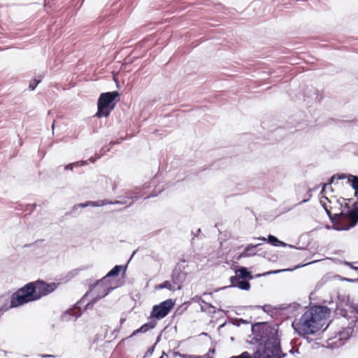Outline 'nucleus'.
Masks as SVG:
<instances>
[{"label": "nucleus", "instance_id": "a19ab883", "mask_svg": "<svg viewBox=\"0 0 358 358\" xmlns=\"http://www.w3.org/2000/svg\"><path fill=\"white\" fill-rule=\"evenodd\" d=\"M100 158H101V155H96L95 157H90L89 160L92 163H94L98 159H100Z\"/></svg>", "mask_w": 358, "mask_h": 358}, {"label": "nucleus", "instance_id": "bb28decb", "mask_svg": "<svg viewBox=\"0 0 358 358\" xmlns=\"http://www.w3.org/2000/svg\"><path fill=\"white\" fill-rule=\"evenodd\" d=\"M159 339H160V336H159L157 337V341H156L155 343L152 346H151L150 348H149L148 349V350L145 352V355H144V357H143V358L150 357H151V356L152 355V354H153V352H154V351H155V346H156V345H157V342H159Z\"/></svg>", "mask_w": 358, "mask_h": 358}, {"label": "nucleus", "instance_id": "c03bdc74", "mask_svg": "<svg viewBox=\"0 0 358 358\" xmlns=\"http://www.w3.org/2000/svg\"><path fill=\"white\" fill-rule=\"evenodd\" d=\"M253 239L261 240L262 241H267V238H265L263 236H260V237H257V238L254 237Z\"/></svg>", "mask_w": 358, "mask_h": 358}, {"label": "nucleus", "instance_id": "a211bd4d", "mask_svg": "<svg viewBox=\"0 0 358 358\" xmlns=\"http://www.w3.org/2000/svg\"><path fill=\"white\" fill-rule=\"evenodd\" d=\"M304 97H305V99H310L314 100L315 101H317L318 103H320L322 100V96H320L319 91L317 89H315L314 87L308 89L305 92Z\"/></svg>", "mask_w": 358, "mask_h": 358}, {"label": "nucleus", "instance_id": "f03ea898", "mask_svg": "<svg viewBox=\"0 0 358 358\" xmlns=\"http://www.w3.org/2000/svg\"><path fill=\"white\" fill-rule=\"evenodd\" d=\"M59 283L46 282L43 280L28 282L18 289L10 296V308H17L29 302L39 300L53 292Z\"/></svg>", "mask_w": 358, "mask_h": 358}, {"label": "nucleus", "instance_id": "2eb2a0df", "mask_svg": "<svg viewBox=\"0 0 358 358\" xmlns=\"http://www.w3.org/2000/svg\"><path fill=\"white\" fill-rule=\"evenodd\" d=\"M157 322L155 321H150L147 323H145L141 327H140L136 330L134 331L132 334L129 336V338H131L140 333H146L150 329H154L156 327Z\"/></svg>", "mask_w": 358, "mask_h": 358}, {"label": "nucleus", "instance_id": "49530a36", "mask_svg": "<svg viewBox=\"0 0 358 358\" xmlns=\"http://www.w3.org/2000/svg\"><path fill=\"white\" fill-rule=\"evenodd\" d=\"M354 307L355 308H353L352 311L358 314V304H356V306H354Z\"/></svg>", "mask_w": 358, "mask_h": 358}, {"label": "nucleus", "instance_id": "7c9ffc66", "mask_svg": "<svg viewBox=\"0 0 358 358\" xmlns=\"http://www.w3.org/2000/svg\"><path fill=\"white\" fill-rule=\"evenodd\" d=\"M322 199H325L326 201H327L329 203H331V201L329 200V199L327 197H326L325 196H322V199H320V204L321 206H322V208L324 209V210L326 209H327L328 208H329L328 206V205L327 204V203L325 201H324L322 200Z\"/></svg>", "mask_w": 358, "mask_h": 358}, {"label": "nucleus", "instance_id": "9d476101", "mask_svg": "<svg viewBox=\"0 0 358 358\" xmlns=\"http://www.w3.org/2000/svg\"><path fill=\"white\" fill-rule=\"evenodd\" d=\"M357 201L355 202L351 208L346 203L345 199H343V202L345 203V208H347V216L348 217V222H350V227H355L358 223V193L355 194Z\"/></svg>", "mask_w": 358, "mask_h": 358}, {"label": "nucleus", "instance_id": "603ef678", "mask_svg": "<svg viewBox=\"0 0 358 358\" xmlns=\"http://www.w3.org/2000/svg\"><path fill=\"white\" fill-rule=\"evenodd\" d=\"M157 196V194H150V196H147L146 198H147V199H148V198H150V197H154V196Z\"/></svg>", "mask_w": 358, "mask_h": 358}, {"label": "nucleus", "instance_id": "4d7b16f0", "mask_svg": "<svg viewBox=\"0 0 358 358\" xmlns=\"http://www.w3.org/2000/svg\"><path fill=\"white\" fill-rule=\"evenodd\" d=\"M294 352H295V351H294L293 349H291V350H289V353H292V354H294Z\"/></svg>", "mask_w": 358, "mask_h": 358}, {"label": "nucleus", "instance_id": "c9c22d12", "mask_svg": "<svg viewBox=\"0 0 358 358\" xmlns=\"http://www.w3.org/2000/svg\"><path fill=\"white\" fill-rule=\"evenodd\" d=\"M200 301L203 303H204L206 306H208V308L213 309V313H215V309L216 308L215 306H213V305H211L210 303H206L204 300L201 299L200 298Z\"/></svg>", "mask_w": 358, "mask_h": 358}, {"label": "nucleus", "instance_id": "09e8293b", "mask_svg": "<svg viewBox=\"0 0 358 358\" xmlns=\"http://www.w3.org/2000/svg\"><path fill=\"white\" fill-rule=\"evenodd\" d=\"M215 352V348H210L209 349V351H208V353H212V354H214Z\"/></svg>", "mask_w": 358, "mask_h": 358}, {"label": "nucleus", "instance_id": "8fccbe9b", "mask_svg": "<svg viewBox=\"0 0 358 358\" xmlns=\"http://www.w3.org/2000/svg\"><path fill=\"white\" fill-rule=\"evenodd\" d=\"M117 188V185L115 183L113 184V187H112V189L114 191Z\"/></svg>", "mask_w": 358, "mask_h": 358}, {"label": "nucleus", "instance_id": "f257e3e1", "mask_svg": "<svg viewBox=\"0 0 358 358\" xmlns=\"http://www.w3.org/2000/svg\"><path fill=\"white\" fill-rule=\"evenodd\" d=\"M252 344H257V350L251 355L248 352H242L230 358H284L287 353L282 351L278 329L268 322H256L252 325Z\"/></svg>", "mask_w": 358, "mask_h": 358}, {"label": "nucleus", "instance_id": "cd10ccee", "mask_svg": "<svg viewBox=\"0 0 358 358\" xmlns=\"http://www.w3.org/2000/svg\"><path fill=\"white\" fill-rule=\"evenodd\" d=\"M158 287L159 289H167L169 290H175L176 288L173 287V286L171 285V282L169 280H166L163 282L162 283L159 284L158 285Z\"/></svg>", "mask_w": 358, "mask_h": 358}, {"label": "nucleus", "instance_id": "ea45409f", "mask_svg": "<svg viewBox=\"0 0 358 358\" xmlns=\"http://www.w3.org/2000/svg\"><path fill=\"white\" fill-rule=\"evenodd\" d=\"M269 307V306L265 305L263 306H250V308H262L264 312H266V308Z\"/></svg>", "mask_w": 358, "mask_h": 358}, {"label": "nucleus", "instance_id": "5701e85b", "mask_svg": "<svg viewBox=\"0 0 358 358\" xmlns=\"http://www.w3.org/2000/svg\"><path fill=\"white\" fill-rule=\"evenodd\" d=\"M88 206L96 207V201H88L85 203L74 205L73 207L72 208L71 212L73 213L79 208H85Z\"/></svg>", "mask_w": 358, "mask_h": 358}, {"label": "nucleus", "instance_id": "aec40b11", "mask_svg": "<svg viewBox=\"0 0 358 358\" xmlns=\"http://www.w3.org/2000/svg\"><path fill=\"white\" fill-rule=\"evenodd\" d=\"M348 182L355 190V194H358V176L349 174L348 176Z\"/></svg>", "mask_w": 358, "mask_h": 358}, {"label": "nucleus", "instance_id": "f3484780", "mask_svg": "<svg viewBox=\"0 0 358 358\" xmlns=\"http://www.w3.org/2000/svg\"><path fill=\"white\" fill-rule=\"evenodd\" d=\"M124 195L119 196V200L112 201V205L120 204L124 205L127 203L129 199H133L134 198H138V196L133 195L130 191H124Z\"/></svg>", "mask_w": 358, "mask_h": 358}, {"label": "nucleus", "instance_id": "0e129e2a", "mask_svg": "<svg viewBox=\"0 0 358 358\" xmlns=\"http://www.w3.org/2000/svg\"><path fill=\"white\" fill-rule=\"evenodd\" d=\"M162 355H163V357H164V355H166V352H162Z\"/></svg>", "mask_w": 358, "mask_h": 358}, {"label": "nucleus", "instance_id": "f704fd0d", "mask_svg": "<svg viewBox=\"0 0 358 358\" xmlns=\"http://www.w3.org/2000/svg\"><path fill=\"white\" fill-rule=\"evenodd\" d=\"M123 140H124L123 138H120L117 139V141H111L109 143V146L111 148L115 145L120 144L122 142Z\"/></svg>", "mask_w": 358, "mask_h": 358}, {"label": "nucleus", "instance_id": "338daca9", "mask_svg": "<svg viewBox=\"0 0 358 358\" xmlns=\"http://www.w3.org/2000/svg\"><path fill=\"white\" fill-rule=\"evenodd\" d=\"M291 208L287 209L285 211H289Z\"/></svg>", "mask_w": 358, "mask_h": 358}, {"label": "nucleus", "instance_id": "a878e982", "mask_svg": "<svg viewBox=\"0 0 358 358\" xmlns=\"http://www.w3.org/2000/svg\"><path fill=\"white\" fill-rule=\"evenodd\" d=\"M331 209L334 211H337V210H346L347 208H345V203L343 202V199L336 200V203L334 206H331ZM337 213V212H335Z\"/></svg>", "mask_w": 358, "mask_h": 358}, {"label": "nucleus", "instance_id": "052dcab7", "mask_svg": "<svg viewBox=\"0 0 358 358\" xmlns=\"http://www.w3.org/2000/svg\"><path fill=\"white\" fill-rule=\"evenodd\" d=\"M200 232H201V229H199L197 230V231H196V234H199V233H200Z\"/></svg>", "mask_w": 358, "mask_h": 358}, {"label": "nucleus", "instance_id": "4468645a", "mask_svg": "<svg viewBox=\"0 0 358 358\" xmlns=\"http://www.w3.org/2000/svg\"><path fill=\"white\" fill-rule=\"evenodd\" d=\"M127 266H124L122 265H115L104 277L101 279L99 283H102L103 282L108 281L110 282L109 278L116 277L117 276L122 270L126 271Z\"/></svg>", "mask_w": 358, "mask_h": 358}, {"label": "nucleus", "instance_id": "473e14b6", "mask_svg": "<svg viewBox=\"0 0 358 358\" xmlns=\"http://www.w3.org/2000/svg\"><path fill=\"white\" fill-rule=\"evenodd\" d=\"M110 150V147L109 145L108 146H103L100 150L101 154L99 155H101V157L104 155L106 152H109Z\"/></svg>", "mask_w": 358, "mask_h": 358}, {"label": "nucleus", "instance_id": "e433bc0d", "mask_svg": "<svg viewBox=\"0 0 358 358\" xmlns=\"http://www.w3.org/2000/svg\"><path fill=\"white\" fill-rule=\"evenodd\" d=\"M335 176H336V178L337 180H343L345 178H348V176H349V174L347 175L345 173H341V174H335Z\"/></svg>", "mask_w": 358, "mask_h": 358}, {"label": "nucleus", "instance_id": "f8f14e48", "mask_svg": "<svg viewBox=\"0 0 358 358\" xmlns=\"http://www.w3.org/2000/svg\"><path fill=\"white\" fill-rule=\"evenodd\" d=\"M357 322H358L357 317H356L355 320H352L347 327H343L342 328V330L338 331L336 334V338H338L339 341L348 340L354 331V327Z\"/></svg>", "mask_w": 358, "mask_h": 358}, {"label": "nucleus", "instance_id": "69168bd1", "mask_svg": "<svg viewBox=\"0 0 358 358\" xmlns=\"http://www.w3.org/2000/svg\"><path fill=\"white\" fill-rule=\"evenodd\" d=\"M281 130H282V129H278L276 130V131H281Z\"/></svg>", "mask_w": 358, "mask_h": 358}, {"label": "nucleus", "instance_id": "412c9836", "mask_svg": "<svg viewBox=\"0 0 358 358\" xmlns=\"http://www.w3.org/2000/svg\"><path fill=\"white\" fill-rule=\"evenodd\" d=\"M80 268H75L70 271H69L67 273H66L62 278V280L64 282H67L76 276H77L80 273Z\"/></svg>", "mask_w": 358, "mask_h": 358}, {"label": "nucleus", "instance_id": "423d86ee", "mask_svg": "<svg viewBox=\"0 0 358 358\" xmlns=\"http://www.w3.org/2000/svg\"><path fill=\"white\" fill-rule=\"evenodd\" d=\"M332 209L331 207L325 210L331 224L332 228L336 231L349 230L353 227H350V222H348V217L347 216V211L341 210L339 213H331Z\"/></svg>", "mask_w": 358, "mask_h": 358}, {"label": "nucleus", "instance_id": "c85d7f7f", "mask_svg": "<svg viewBox=\"0 0 358 358\" xmlns=\"http://www.w3.org/2000/svg\"><path fill=\"white\" fill-rule=\"evenodd\" d=\"M336 179L335 174L332 176L329 179V182L327 183L322 184V189L321 190L320 194H322L324 193L326 188L328 186H330L334 181V180Z\"/></svg>", "mask_w": 358, "mask_h": 358}, {"label": "nucleus", "instance_id": "58836bf2", "mask_svg": "<svg viewBox=\"0 0 358 358\" xmlns=\"http://www.w3.org/2000/svg\"><path fill=\"white\" fill-rule=\"evenodd\" d=\"M39 356L41 357V358H55L56 357L55 355H48V354H41V355H39Z\"/></svg>", "mask_w": 358, "mask_h": 358}, {"label": "nucleus", "instance_id": "680f3d73", "mask_svg": "<svg viewBox=\"0 0 358 358\" xmlns=\"http://www.w3.org/2000/svg\"><path fill=\"white\" fill-rule=\"evenodd\" d=\"M200 232H201V229H199L197 230V231H196V234H199V233H200Z\"/></svg>", "mask_w": 358, "mask_h": 358}, {"label": "nucleus", "instance_id": "ddd939ff", "mask_svg": "<svg viewBox=\"0 0 358 358\" xmlns=\"http://www.w3.org/2000/svg\"><path fill=\"white\" fill-rule=\"evenodd\" d=\"M261 243L258 244H248L243 250V251L238 256L237 260H240L243 257H253L256 255V249Z\"/></svg>", "mask_w": 358, "mask_h": 358}, {"label": "nucleus", "instance_id": "6e6552de", "mask_svg": "<svg viewBox=\"0 0 358 358\" xmlns=\"http://www.w3.org/2000/svg\"><path fill=\"white\" fill-rule=\"evenodd\" d=\"M188 265L185 264V260H181L175 266L172 271L171 280L174 285H177V289L180 290L182 289V284L186 280L188 272L186 271V268Z\"/></svg>", "mask_w": 358, "mask_h": 358}, {"label": "nucleus", "instance_id": "6e6d98bb", "mask_svg": "<svg viewBox=\"0 0 358 358\" xmlns=\"http://www.w3.org/2000/svg\"><path fill=\"white\" fill-rule=\"evenodd\" d=\"M136 250L133 252V253H132V255H131V256L130 259H131V258L134 257V255L136 254Z\"/></svg>", "mask_w": 358, "mask_h": 358}, {"label": "nucleus", "instance_id": "79ce46f5", "mask_svg": "<svg viewBox=\"0 0 358 358\" xmlns=\"http://www.w3.org/2000/svg\"><path fill=\"white\" fill-rule=\"evenodd\" d=\"M343 280L347 281V282H355L358 281V278L357 279H351V278H343Z\"/></svg>", "mask_w": 358, "mask_h": 358}, {"label": "nucleus", "instance_id": "13d9d810", "mask_svg": "<svg viewBox=\"0 0 358 358\" xmlns=\"http://www.w3.org/2000/svg\"><path fill=\"white\" fill-rule=\"evenodd\" d=\"M352 122H355V123L358 122V118H357V119H355V120H352Z\"/></svg>", "mask_w": 358, "mask_h": 358}, {"label": "nucleus", "instance_id": "bf43d9fd", "mask_svg": "<svg viewBox=\"0 0 358 358\" xmlns=\"http://www.w3.org/2000/svg\"><path fill=\"white\" fill-rule=\"evenodd\" d=\"M241 320L242 323H243V324L247 323V322L243 319H241Z\"/></svg>", "mask_w": 358, "mask_h": 358}, {"label": "nucleus", "instance_id": "e2e57ef3", "mask_svg": "<svg viewBox=\"0 0 358 358\" xmlns=\"http://www.w3.org/2000/svg\"><path fill=\"white\" fill-rule=\"evenodd\" d=\"M329 190L333 191V188L331 187V185L329 186Z\"/></svg>", "mask_w": 358, "mask_h": 358}, {"label": "nucleus", "instance_id": "7ed1b4c3", "mask_svg": "<svg viewBox=\"0 0 358 358\" xmlns=\"http://www.w3.org/2000/svg\"><path fill=\"white\" fill-rule=\"evenodd\" d=\"M101 279L97 280L94 284L91 285L90 287V292L94 295L91 301L85 304L86 298L89 294V292H87L76 303L73 309H69L64 313V315L62 316L64 320L68 316H71L74 317V320H76L83 314V306H84L83 310L91 308L94 303H96L101 299L107 296L114 289L110 282L105 281L102 283H99Z\"/></svg>", "mask_w": 358, "mask_h": 358}, {"label": "nucleus", "instance_id": "dca6fc26", "mask_svg": "<svg viewBox=\"0 0 358 358\" xmlns=\"http://www.w3.org/2000/svg\"><path fill=\"white\" fill-rule=\"evenodd\" d=\"M235 273L236 275L234 276H238L248 281L254 278L251 271L247 267L241 266Z\"/></svg>", "mask_w": 358, "mask_h": 358}, {"label": "nucleus", "instance_id": "1a4fd4ad", "mask_svg": "<svg viewBox=\"0 0 358 358\" xmlns=\"http://www.w3.org/2000/svg\"><path fill=\"white\" fill-rule=\"evenodd\" d=\"M337 297L338 301L336 302L335 313L336 315L346 317L348 316V311L346 309H345L344 306H348L352 310H353L355 308L354 306H356L357 303L351 301L349 295L338 294Z\"/></svg>", "mask_w": 358, "mask_h": 358}, {"label": "nucleus", "instance_id": "6ab92c4d", "mask_svg": "<svg viewBox=\"0 0 358 358\" xmlns=\"http://www.w3.org/2000/svg\"><path fill=\"white\" fill-rule=\"evenodd\" d=\"M315 262H316V261H313V262L307 263V264H306V265L310 264H313V263H315ZM303 266H305V264L304 265H301H301L296 266L294 268L271 270V271H267V272H264L263 273L257 274L256 275V278H259V277H262V276H266V275H272V274H277V273H280L285 272V271H294L296 268H300V267H301Z\"/></svg>", "mask_w": 358, "mask_h": 358}, {"label": "nucleus", "instance_id": "37998d69", "mask_svg": "<svg viewBox=\"0 0 358 358\" xmlns=\"http://www.w3.org/2000/svg\"><path fill=\"white\" fill-rule=\"evenodd\" d=\"M175 356H180V357H183V358H189V355H182V354H180V352H175Z\"/></svg>", "mask_w": 358, "mask_h": 358}, {"label": "nucleus", "instance_id": "0eeeda50", "mask_svg": "<svg viewBox=\"0 0 358 358\" xmlns=\"http://www.w3.org/2000/svg\"><path fill=\"white\" fill-rule=\"evenodd\" d=\"M175 305V301L171 299H166L159 304L155 305L150 313V317L156 320H161L165 317L171 310Z\"/></svg>", "mask_w": 358, "mask_h": 358}, {"label": "nucleus", "instance_id": "72a5a7b5", "mask_svg": "<svg viewBox=\"0 0 358 358\" xmlns=\"http://www.w3.org/2000/svg\"><path fill=\"white\" fill-rule=\"evenodd\" d=\"M307 194H308V198L302 200L301 201H300L299 203V205L308 202L310 199V198L312 197V194H311V189H310L307 192Z\"/></svg>", "mask_w": 358, "mask_h": 358}, {"label": "nucleus", "instance_id": "774afa93", "mask_svg": "<svg viewBox=\"0 0 358 358\" xmlns=\"http://www.w3.org/2000/svg\"><path fill=\"white\" fill-rule=\"evenodd\" d=\"M159 358H163V355H162V356H161L160 357H159Z\"/></svg>", "mask_w": 358, "mask_h": 358}, {"label": "nucleus", "instance_id": "5fc2aeb1", "mask_svg": "<svg viewBox=\"0 0 358 358\" xmlns=\"http://www.w3.org/2000/svg\"><path fill=\"white\" fill-rule=\"evenodd\" d=\"M351 268L355 271H358V267L354 266L352 265Z\"/></svg>", "mask_w": 358, "mask_h": 358}, {"label": "nucleus", "instance_id": "864d4df0", "mask_svg": "<svg viewBox=\"0 0 358 358\" xmlns=\"http://www.w3.org/2000/svg\"><path fill=\"white\" fill-rule=\"evenodd\" d=\"M55 126V121L53 122V123L52 124V126H51V128L52 130H54Z\"/></svg>", "mask_w": 358, "mask_h": 358}, {"label": "nucleus", "instance_id": "de8ad7c7", "mask_svg": "<svg viewBox=\"0 0 358 358\" xmlns=\"http://www.w3.org/2000/svg\"><path fill=\"white\" fill-rule=\"evenodd\" d=\"M125 320H126V319L124 317L120 318V326L125 322Z\"/></svg>", "mask_w": 358, "mask_h": 358}, {"label": "nucleus", "instance_id": "c756f323", "mask_svg": "<svg viewBox=\"0 0 358 358\" xmlns=\"http://www.w3.org/2000/svg\"><path fill=\"white\" fill-rule=\"evenodd\" d=\"M96 207L103 206L108 204H112V201L109 199L99 200L96 201Z\"/></svg>", "mask_w": 358, "mask_h": 358}, {"label": "nucleus", "instance_id": "3c124183", "mask_svg": "<svg viewBox=\"0 0 358 358\" xmlns=\"http://www.w3.org/2000/svg\"><path fill=\"white\" fill-rule=\"evenodd\" d=\"M345 264H346V265H348V266H350V267H351V266H352V263H350V262H345Z\"/></svg>", "mask_w": 358, "mask_h": 358}, {"label": "nucleus", "instance_id": "4c0bfd02", "mask_svg": "<svg viewBox=\"0 0 358 358\" xmlns=\"http://www.w3.org/2000/svg\"><path fill=\"white\" fill-rule=\"evenodd\" d=\"M189 358H213L210 355L209 353H207L206 355H204L203 356L201 357V356H195V355H189Z\"/></svg>", "mask_w": 358, "mask_h": 358}, {"label": "nucleus", "instance_id": "9b49d317", "mask_svg": "<svg viewBox=\"0 0 358 358\" xmlns=\"http://www.w3.org/2000/svg\"><path fill=\"white\" fill-rule=\"evenodd\" d=\"M231 285L229 286H225L222 288L221 289H227L229 287H237L241 290H245L248 291L250 289V283L249 281L245 280L244 279L240 278L238 276H231L229 278Z\"/></svg>", "mask_w": 358, "mask_h": 358}, {"label": "nucleus", "instance_id": "a18cd8bd", "mask_svg": "<svg viewBox=\"0 0 358 358\" xmlns=\"http://www.w3.org/2000/svg\"><path fill=\"white\" fill-rule=\"evenodd\" d=\"M119 331H120V329L116 328L113 331L112 334L116 336V335L119 333Z\"/></svg>", "mask_w": 358, "mask_h": 358}, {"label": "nucleus", "instance_id": "4be33fe9", "mask_svg": "<svg viewBox=\"0 0 358 358\" xmlns=\"http://www.w3.org/2000/svg\"><path fill=\"white\" fill-rule=\"evenodd\" d=\"M267 242L271 245L276 247L285 246L286 243L280 241L277 237L273 235H268L267 237Z\"/></svg>", "mask_w": 358, "mask_h": 358}, {"label": "nucleus", "instance_id": "2f4dec72", "mask_svg": "<svg viewBox=\"0 0 358 358\" xmlns=\"http://www.w3.org/2000/svg\"><path fill=\"white\" fill-rule=\"evenodd\" d=\"M304 126H307V124L306 123H301V122H298L296 126H295V130L294 131H292L290 130V133H293L294 131H299V130H301V129H304Z\"/></svg>", "mask_w": 358, "mask_h": 358}, {"label": "nucleus", "instance_id": "b1692460", "mask_svg": "<svg viewBox=\"0 0 358 358\" xmlns=\"http://www.w3.org/2000/svg\"><path fill=\"white\" fill-rule=\"evenodd\" d=\"M87 163L86 161H78L73 163H70L64 166L65 170H71L73 171L75 167L86 165Z\"/></svg>", "mask_w": 358, "mask_h": 358}, {"label": "nucleus", "instance_id": "393cba45", "mask_svg": "<svg viewBox=\"0 0 358 358\" xmlns=\"http://www.w3.org/2000/svg\"><path fill=\"white\" fill-rule=\"evenodd\" d=\"M43 78V76L40 75L38 78H35L32 80L29 85V90L31 91H34L37 85L41 82Z\"/></svg>", "mask_w": 358, "mask_h": 358}, {"label": "nucleus", "instance_id": "20e7f679", "mask_svg": "<svg viewBox=\"0 0 358 358\" xmlns=\"http://www.w3.org/2000/svg\"><path fill=\"white\" fill-rule=\"evenodd\" d=\"M329 309L327 306H316L306 310L299 320L298 334L303 337L313 334L320 330L319 323Z\"/></svg>", "mask_w": 358, "mask_h": 358}, {"label": "nucleus", "instance_id": "39448f33", "mask_svg": "<svg viewBox=\"0 0 358 358\" xmlns=\"http://www.w3.org/2000/svg\"><path fill=\"white\" fill-rule=\"evenodd\" d=\"M120 93L117 91L103 92L97 101V112L94 117L98 118L108 117L114 110L119 101Z\"/></svg>", "mask_w": 358, "mask_h": 358}]
</instances>
